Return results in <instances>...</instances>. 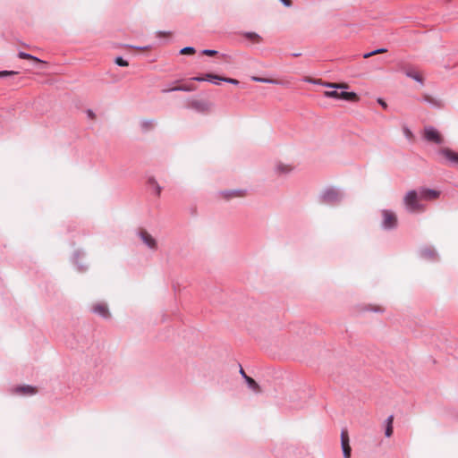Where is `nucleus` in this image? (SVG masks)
I'll return each instance as SVG.
<instances>
[{
	"label": "nucleus",
	"mask_w": 458,
	"mask_h": 458,
	"mask_svg": "<svg viewBox=\"0 0 458 458\" xmlns=\"http://www.w3.org/2000/svg\"><path fill=\"white\" fill-rule=\"evenodd\" d=\"M393 420H394V416H393V415H390V416L386 420V425H393Z\"/></svg>",
	"instance_id": "nucleus-39"
},
{
	"label": "nucleus",
	"mask_w": 458,
	"mask_h": 458,
	"mask_svg": "<svg viewBox=\"0 0 458 458\" xmlns=\"http://www.w3.org/2000/svg\"><path fill=\"white\" fill-rule=\"evenodd\" d=\"M275 171L279 175H285L292 171V167L283 163H278L275 167Z\"/></svg>",
	"instance_id": "nucleus-20"
},
{
	"label": "nucleus",
	"mask_w": 458,
	"mask_h": 458,
	"mask_svg": "<svg viewBox=\"0 0 458 458\" xmlns=\"http://www.w3.org/2000/svg\"><path fill=\"white\" fill-rule=\"evenodd\" d=\"M158 34L163 35V34H166V32L159 31Z\"/></svg>",
	"instance_id": "nucleus-45"
},
{
	"label": "nucleus",
	"mask_w": 458,
	"mask_h": 458,
	"mask_svg": "<svg viewBox=\"0 0 458 458\" xmlns=\"http://www.w3.org/2000/svg\"><path fill=\"white\" fill-rule=\"evenodd\" d=\"M240 374L242 375V378L245 380V382L250 389H251L254 392L259 391V384L252 377H249L241 366H240Z\"/></svg>",
	"instance_id": "nucleus-11"
},
{
	"label": "nucleus",
	"mask_w": 458,
	"mask_h": 458,
	"mask_svg": "<svg viewBox=\"0 0 458 458\" xmlns=\"http://www.w3.org/2000/svg\"><path fill=\"white\" fill-rule=\"evenodd\" d=\"M301 53H293L292 54V56H293V57H298V56H301Z\"/></svg>",
	"instance_id": "nucleus-44"
},
{
	"label": "nucleus",
	"mask_w": 458,
	"mask_h": 458,
	"mask_svg": "<svg viewBox=\"0 0 458 458\" xmlns=\"http://www.w3.org/2000/svg\"><path fill=\"white\" fill-rule=\"evenodd\" d=\"M81 254H83L81 251L77 250V251H75V252H74V255H73V258H74L75 263L78 265V267H79V270H80V271H83V270H84V267H83L82 266L79 265V263H78V259H79V257H80Z\"/></svg>",
	"instance_id": "nucleus-31"
},
{
	"label": "nucleus",
	"mask_w": 458,
	"mask_h": 458,
	"mask_svg": "<svg viewBox=\"0 0 458 458\" xmlns=\"http://www.w3.org/2000/svg\"><path fill=\"white\" fill-rule=\"evenodd\" d=\"M312 83L323 85L327 88L333 89V90H328V91L324 92V96L328 98L339 99L338 89H349V85L346 83L321 82L320 81H313Z\"/></svg>",
	"instance_id": "nucleus-3"
},
{
	"label": "nucleus",
	"mask_w": 458,
	"mask_h": 458,
	"mask_svg": "<svg viewBox=\"0 0 458 458\" xmlns=\"http://www.w3.org/2000/svg\"><path fill=\"white\" fill-rule=\"evenodd\" d=\"M16 74H18V72H14V71H6V70L0 71V78H5V77H9V76H13Z\"/></svg>",
	"instance_id": "nucleus-30"
},
{
	"label": "nucleus",
	"mask_w": 458,
	"mask_h": 458,
	"mask_svg": "<svg viewBox=\"0 0 458 458\" xmlns=\"http://www.w3.org/2000/svg\"><path fill=\"white\" fill-rule=\"evenodd\" d=\"M285 7L292 6V1L291 0H279Z\"/></svg>",
	"instance_id": "nucleus-36"
},
{
	"label": "nucleus",
	"mask_w": 458,
	"mask_h": 458,
	"mask_svg": "<svg viewBox=\"0 0 458 458\" xmlns=\"http://www.w3.org/2000/svg\"><path fill=\"white\" fill-rule=\"evenodd\" d=\"M438 153L444 156L448 161L454 164H458V153L450 148H442Z\"/></svg>",
	"instance_id": "nucleus-14"
},
{
	"label": "nucleus",
	"mask_w": 458,
	"mask_h": 458,
	"mask_svg": "<svg viewBox=\"0 0 458 458\" xmlns=\"http://www.w3.org/2000/svg\"><path fill=\"white\" fill-rule=\"evenodd\" d=\"M375 312H382L383 310L380 307H377L376 309L372 310Z\"/></svg>",
	"instance_id": "nucleus-42"
},
{
	"label": "nucleus",
	"mask_w": 458,
	"mask_h": 458,
	"mask_svg": "<svg viewBox=\"0 0 458 458\" xmlns=\"http://www.w3.org/2000/svg\"><path fill=\"white\" fill-rule=\"evenodd\" d=\"M130 47H132V48H136V49H148L149 47L148 46H146V47H135V46H129Z\"/></svg>",
	"instance_id": "nucleus-41"
},
{
	"label": "nucleus",
	"mask_w": 458,
	"mask_h": 458,
	"mask_svg": "<svg viewBox=\"0 0 458 458\" xmlns=\"http://www.w3.org/2000/svg\"><path fill=\"white\" fill-rule=\"evenodd\" d=\"M154 124H155L154 120H142L140 123V127H141L142 131H147L151 130L153 128Z\"/></svg>",
	"instance_id": "nucleus-24"
},
{
	"label": "nucleus",
	"mask_w": 458,
	"mask_h": 458,
	"mask_svg": "<svg viewBox=\"0 0 458 458\" xmlns=\"http://www.w3.org/2000/svg\"><path fill=\"white\" fill-rule=\"evenodd\" d=\"M197 87L193 84H184L181 86L173 87L170 89H162L163 93L174 92V91H184V92H191L196 90Z\"/></svg>",
	"instance_id": "nucleus-13"
},
{
	"label": "nucleus",
	"mask_w": 458,
	"mask_h": 458,
	"mask_svg": "<svg viewBox=\"0 0 458 458\" xmlns=\"http://www.w3.org/2000/svg\"><path fill=\"white\" fill-rule=\"evenodd\" d=\"M87 115L90 119H94L95 118V113L91 109H88L87 110Z\"/></svg>",
	"instance_id": "nucleus-38"
},
{
	"label": "nucleus",
	"mask_w": 458,
	"mask_h": 458,
	"mask_svg": "<svg viewBox=\"0 0 458 458\" xmlns=\"http://www.w3.org/2000/svg\"><path fill=\"white\" fill-rule=\"evenodd\" d=\"M420 255L421 258L426 259H436L437 257V253L435 249L431 247H423L420 250Z\"/></svg>",
	"instance_id": "nucleus-15"
},
{
	"label": "nucleus",
	"mask_w": 458,
	"mask_h": 458,
	"mask_svg": "<svg viewBox=\"0 0 458 458\" xmlns=\"http://www.w3.org/2000/svg\"><path fill=\"white\" fill-rule=\"evenodd\" d=\"M419 100L428 104L433 108L441 109L444 107V102L441 99L435 98L428 93L422 94Z\"/></svg>",
	"instance_id": "nucleus-8"
},
{
	"label": "nucleus",
	"mask_w": 458,
	"mask_h": 458,
	"mask_svg": "<svg viewBox=\"0 0 458 458\" xmlns=\"http://www.w3.org/2000/svg\"><path fill=\"white\" fill-rule=\"evenodd\" d=\"M383 221H382V228L384 230H393L397 227V217L395 214L390 210L384 209L382 211Z\"/></svg>",
	"instance_id": "nucleus-4"
},
{
	"label": "nucleus",
	"mask_w": 458,
	"mask_h": 458,
	"mask_svg": "<svg viewBox=\"0 0 458 458\" xmlns=\"http://www.w3.org/2000/svg\"><path fill=\"white\" fill-rule=\"evenodd\" d=\"M18 56L19 58L21 59H29V60H32L36 63H45L44 61H42L41 59L29 54V53H26V52H22V51H20L19 54H18Z\"/></svg>",
	"instance_id": "nucleus-23"
},
{
	"label": "nucleus",
	"mask_w": 458,
	"mask_h": 458,
	"mask_svg": "<svg viewBox=\"0 0 458 458\" xmlns=\"http://www.w3.org/2000/svg\"><path fill=\"white\" fill-rule=\"evenodd\" d=\"M344 199V193L335 187H328L319 194V201L327 205L339 204Z\"/></svg>",
	"instance_id": "nucleus-1"
},
{
	"label": "nucleus",
	"mask_w": 458,
	"mask_h": 458,
	"mask_svg": "<svg viewBox=\"0 0 458 458\" xmlns=\"http://www.w3.org/2000/svg\"><path fill=\"white\" fill-rule=\"evenodd\" d=\"M216 79L217 81H223L224 82H227V83H230V84H233V85H239L240 84V81L238 80L233 79V78H228V77H223V76L216 75Z\"/></svg>",
	"instance_id": "nucleus-27"
},
{
	"label": "nucleus",
	"mask_w": 458,
	"mask_h": 458,
	"mask_svg": "<svg viewBox=\"0 0 458 458\" xmlns=\"http://www.w3.org/2000/svg\"><path fill=\"white\" fill-rule=\"evenodd\" d=\"M190 106L198 112H206L209 109V104L203 100H192Z\"/></svg>",
	"instance_id": "nucleus-16"
},
{
	"label": "nucleus",
	"mask_w": 458,
	"mask_h": 458,
	"mask_svg": "<svg viewBox=\"0 0 458 458\" xmlns=\"http://www.w3.org/2000/svg\"><path fill=\"white\" fill-rule=\"evenodd\" d=\"M419 191L416 190L409 191L403 198L405 208L410 213L420 212L424 210V206L419 201Z\"/></svg>",
	"instance_id": "nucleus-2"
},
{
	"label": "nucleus",
	"mask_w": 458,
	"mask_h": 458,
	"mask_svg": "<svg viewBox=\"0 0 458 458\" xmlns=\"http://www.w3.org/2000/svg\"><path fill=\"white\" fill-rule=\"evenodd\" d=\"M92 312L100 316L103 318H109L110 312L107 306L104 303H98L94 305L91 309Z\"/></svg>",
	"instance_id": "nucleus-10"
},
{
	"label": "nucleus",
	"mask_w": 458,
	"mask_h": 458,
	"mask_svg": "<svg viewBox=\"0 0 458 458\" xmlns=\"http://www.w3.org/2000/svg\"><path fill=\"white\" fill-rule=\"evenodd\" d=\"M251 80L253 81H256V82H261V83H268V84H277V81L276 80H273V79H267V78H262V77H256V76H253L251 78Z\"/></svg>",
	"instance_id": "nucleus-25"
},
{
	"label": "nucleus",
	"mask_w": 458,
	"mask_h": 458,
	"mask_svg": "<svg viewBox=\"0 0 458 458\" xmlns=\"http://www.w3.org/2000/svg\"><path fill=\"white\" fill-rule=\"evenodd\" d=\"M114 64L121 67H126L129 65L128 61L123 59L122 56H117L114 59Z\"/></svg>",
	"instance_id": "nucleus-29"
},
{
	"label": "nucleus",
	"mask_w": 458,
	"mask_h": 458,
	"mask_svg": "<svg viewBox=\"0 0 458 458\" xmlns=\"http://www.w3.org/2000/svg\"><path fill=\"white\" fill-rule=\"evenodd\" d=\"M210 81H208V82H211L215 85H219L222 81H217L216 79H209Z\"/></svg>",
	"instance_id": "nucleus-40"
},
{
	"label": "nucleus",
	"mask_w": 458,
	"mask_h": 458,
	"mask_svg": "<svg viewBox=\"0 0 458 458\" xmlns=\"http://www.w3.org/2000/svg\"><path fill=\"white\" fill-rule=\"evenodd\" d=\"M373 55H375V54H373V51H370V52L364 53V54L362 55V57H363L364 59H368V58H369V57H371V56H373Z\"/></svg>",
	"instance_id": "nucleus-37"
},
{
	"label": "nucleus",
	"mask_w": 458,
	"mask_h": 458,
	"mask_svg": "<svg viewBox=\"0 0 458 458\" xmlns=\"http://www.w3.org/2000/svg\"><path fill=\"white\" fill-rule=\"evenodd\" d=\"M242 35L247 39H250L255 43H259L262 40V38L256 32L246 31V32H243Z\"/></svg>",
	"instance_id": "nucleus-21"
},
{
	"label": "nucleus",
	"mask_w": 458,
	"mask_h": 458,
	"mask_svg": "<svg viewBox=\"0 0 458 458\" xmlns=\"http://www.w3.org/2000/svg\"><path fill=\"white\" fill-rule=\"evenodd\" d=\"M341 447L344 458H350L352 448L350 446V439L346 429H343L341 432Z\"/></svg>",
	"instance_id": "nucleus-6"
},
{
	"label": "nucleus",
	"mask_w": 458,
	"mask_h": 458,
	"mask_svg": "<svg viewBox=\"0 0 458 458\" xmlns=\"http://www.w3.org/2000/svg\"><path fill=\"white\" fill-rule=\"evenodd\" d=\"M15 392L22 394H34L37 393V388L30 385L20 386L15 388Z\"/></svg>",
	"instance_id": "nucleus-17"
},
{
	"label": "nucleus",
	"mask_w": 458,
	"mask_h": 458,
	"mask_svg": "<svg viewBox=\"0 0 458 458\" xmlns=\"http://www.w3.org/2000/svg\"><path fill=\"white\" fill-rule=\"evenodd\" d=\"M404 131L407 136L411 135V132L408 128H405Z\"/></svg>",
	"instance_id": "nucleus-43"
},
{
	"label": "nucleus",
	"mask_w": 458,
	"mask_h": 458,
	"mask_svg": "<svg viewBox=\"0 0 458 458\" xmlns=\"http://www.w3.org/2000/svg\"><path fill=\"white\" fill-rule=\"evenodd\" d=\"M386 52H387V49L385 48V47L377 48V49L373 50V54H375V55L383 54V53H386Z\"/></svg>",
	"instance_id": "nucleus-35"
},
{
	"label": "nucleus",
	"mask_w": 458,
	"mask_h": 458,
	"mask_svg": "<svg viewBox=\"0 0 458 458\" xmlns=\"http://www.w3.org/2000/svg\"><path fill=\"white\" fill-rule=\"evenodd\" d=\"M138 235L148 248L152 250H156L157 249V242L156 239L152 237V235H150L148 232L145 230H140L138 233Z\"/></svg>",
	"instance_id": "nucleus-7"
},
{
	"label": "nucleus",
	"mask_w": 458,
	"mask_h": 458,
	"mask_svg": "<svg viewBox=\"0 0 458 458\" xmlns=\"http://www.w3.org/2000/svg\"><path fill=\"white\" fill-rule=\"evenodd\" d=\"M243 191L242 190H226L220 191V195L223 196L225 199H231L234 197H239L242 194Z\"/></svg>",
	"instance_id": "nucleus-19"
},
{
	"label": "nucleus",
	"mask_w": 458,
	"mask_h": 458,
	"mask_svg": "<svg viewBox=\"0 0 458 458\" xmlns=\"http://www.w3.org/2000/svg\"><path fill=\"white\" fill-rule=\"evenodd\" d=\"M377 101L384 109L387 108L388 106L383 98H378Z\"/></svg>",
	"instance_id": "nucleus-34"
},
{
	"label": "nucleus",
	"mask_w": 458,
	"mask_h": 458,
	"mask_svg": "<svg viewBox=\"0 0 458 458\" xmlns=\"http://www.w3.org/2000/svg\"><path fill=\"white\" fill-rule=\"evenodd\" d=\"M147 184L149 187L153 188L154 193L157 196H160L161 191H162V187L158 184V182H157V180L154 176H149L148 178Z\"/></svg>",
	"instance_id": "nucleus-18"
},
{
	"label": "nucleus",
	"mask_w": 458,
	"mask_h": 458,
	"mask_svg": "<svg viewBox=\"0 0 458 458\" xmlns=\"http://www.w3.org/2000/svg\"><path fill=\"white\" fill-rule=\"evenodd\" d=\"M201 54L208 56H214L218 54V51L214 49H204L201 51Z\"/></svg>",
	"instance_id": "nucleus-32"
},
{
	"label": "nucleus",
	"mask_w": 458,
	"mask_h": 458,
	"mask_svg": "<svg viewBox=\"0 0 458 458\" xmlns=\"http://www.w3.org/2000/svg\"><path fill=\"white\" fill-rule=\"evenodd\" d=\"M406 76L409 77V78L413 79L414 81H418L420 83L423 82L422 77L419 73L414 72V71H407L406 72Z\"/></svg>",
	"instance_id": "nucleus-26"
},
{
	"label": "nucleus",
	"mask_w": 458,
	"mask_h": 458,
	"mask_svg": "<svg viewBox=\"0 0 458 458\" xmlns=\"http://www.w3.org/2000/svg\"><path fill=\"white\" fill-rule=\"evenodd\" d=\"M393 434V425H386L385 436L390 437Z\"/></svg>",
	"instance_id": "nucleus-33"
},
{
	"label": "nucleus",
	"mask_w": 458,
	"mask_h": 458,
	"mask_svg": "<svg viewBox=\"0 0 458 458\" xmlns=\"http://www.w3.org/2000/svg\"><path fill=\"white\" fill-rule=\"evenodd\" d=\"M339 99L345 100L348 102H358L360 100V98L353 91H347L346 89H341V91H339Z\"/></svg>",
	"instance_id": "nucleus-12"
},
{
	"label": "nucleus",
	"mask_w": 458,
	"mask_h": 458,
	"mask_svg": "<svg viewBox=\"0 0 458 458\" xmlns=\"http://www.w3.org/2000/svg\"><path fill=\"white\" fill-rule=\"evenodd\" d=\"M419 193H420V199H427V200L436 199L440 195V191L434 190V189H428L426 187L420 188Z\"/></svg>",
	"instance_id": "nucleus-9"
},
{
	"label": "nucleus",
	"mask_w": 458,
	"mask_h": 458,
	"mask_svg": "<svg viewBox=\"0 0 458 458\" xmlns=\"http://www.w3.org/2000/svg\"><path fill=\"white\" fill-rule=\"evenodd\" d=\"M424 138L426 140L436 144H442L443 142L440 133L433 126H428L424 129Z\"/></svg>",
	"instance_id": "nucleus-5"
},
{
	"label": "nucleus",
	"mask_w": 458,
	"mask_h": 458,
	"mask_svg": "<svg viewBox=\"0 0 458 458\" xmlns=\"http://www.w3.org/2000/svg\"><path fill=\"white\" fill-rule=\"evenodd\" d=\"M196 50L193 47H185L179 51L180 55H193Z\"/></svg>",
	"instance_id": "nucleus-28"
},
{
	"label": "nucleus",
	"mask_w": 458,
	"mask_h": 458,
	"mask_svg": "<svg viewBox=\"0 0 458 458\" xmlns=\"http://www.w3.org/2000/svg\"><path fill=\"white\" fill-rule=\"evenodd\" d=\"M216 74L206 73L205 76L191 77L190 79V81L201 82V81H210L209 79H216Z\"/></svg>",
	"instance_id": "nucleus-22"
}]
</instances>
